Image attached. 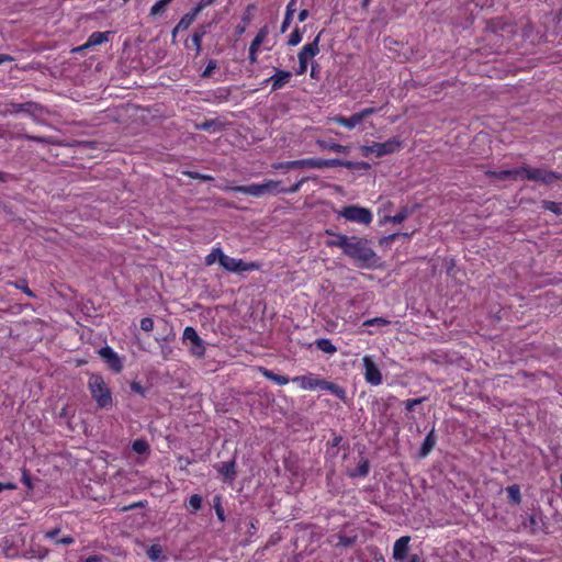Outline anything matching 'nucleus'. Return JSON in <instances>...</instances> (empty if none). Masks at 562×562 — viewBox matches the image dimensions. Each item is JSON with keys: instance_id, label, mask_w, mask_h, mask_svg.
Returning a JSON list of instances; mask_svg holds the SVG:
<instances>
[{"instance_id": "1", "label": "nucleus", "mask_w": 562, "mask_h": 562, "mask_svg": "<svg viewBox=\"0 0 562 562\" xmlns=\"http://www.w3.org/2000/svg\"><path fill=\"white\" fill-rule=\"evenodd\" d=\"M345 255L353 259L360 268H371L378 261L376 254L371 248L370 243L357 236H350Z\"/></svg>"}, {"instance_id": "2", "label": "nucleus", "mask_w": 562, "mask_h": 562, "mask_svg": "<svg viewBox=\"0 0 562 562\" xmlns=\"http://www.w3.org/2000/svg\"><path fill=\"white\" fill-rule=\"evenodd\" d=\"M498 178L528 179L551 184L557 180H562V175L541 168H520L515 170H504L498 173Z\"/></svg>"}, {"instance_id": "3", "label": "nucleus", "mask_w": 562, "mask_h": 562, "mask_svg": "<svg viewBox=\"0 0 562 562\" xmlns=\"http://www.w3.org/2000/svg\"><path fill=\"white\" fill-rule=\"evenodd\" d=\"M88 387L100 408H105L112 404V393L100 374L90 375Z\"/></svg>"}, {"instance_id": "4", "label": "nucleus", "mask_w": 562, "mask_h": 562, "mask_svg": "<svg viewBox=\"0 0 562 562\" xmlns=\"http://www.w3.org/2000/svg\"><path fill=\"white\" fill-rule=\"evenodd\" d=\"M280 181L276 180H267L263 183H256L250 186H239V187H226V186H217L221 190H232L235 192L252 195L256 198H261L268 193H273L279 190Z\"/></svg>"}, {"instance_id": "5", "label": "nucleus", "mask_w": 562, "mask_h": 562, "mask_svg": "<svg viewBox=\"0 0 562 562\" xmlns=\"http://www.w3.org/2000/svg\"><path fill=\"white\" fill-rule=\"evenodd\" d=\"M319 40L321 34L316 35L312 42L305 44L299 52V68L296 69L295 72L297 76L304 75L307 71L310 59L314 58L316 55L319 54Z\"/></svg>"}, {"instance_id": "6", "label": "nucleus", "mask_w": 562, "mask_h": 562, "mask_svg": "<svg viewBox=\"0 0 562 562\" xmlns=\"http://www.w3.org/2000/svg\"><path fill=\"white\" fill-rule=\"evenodd\" d=\"M339 215L349 222H355L363 225H369L373 218V215L369 209L358 205H349L342 207L339 211Z\"/></svg>"}, {"instance_id": "7", "label": "nucleus", "mask_w": 562, "mask_h": 562, "mask_svg": "<svg viewBox=\"0 0 562 562\" xmlns=\"http://www.w3.org/2000/svg\"><path fill=\"white\" fill-rule=\"evenodd\" d=\"M183 344L188 347L190 353L202 358L205 353L204 341L200 338L193 327H186L183 330Z\"/></svg>"}, {"instance_id": "8", "label": "nucleus", "mask_w": 562, "mask_h": 562, "mask_svg": "<svg viewBox=\"0 0 562 562\" xmlns=\"http://www.w3.org/2000/svg\"><path fill=\"white\" fill-rule=\"evenodd\" d=\"M342 162L338 159H321V158H308L301 160L286 161V168H326L341 165Z\"/></svg>"}, {"instance_id": "9", "label": "nucleus", "mask_w": 562, "mask_h": 562, "mask_svg": "<svg viewBox=\"0 0 562 562\" xmlns=\"http://www.w3.org/2000/svg\"><path fill=\"white\" fill-rule=\"evenodd\" d=\"M221 266L229 272H245L257 270L259 266L255 262H245L241 259L221 254Z\"/></svg>"}, {"instance_id": "10", "label": "nucleus", "mask_w": 562, "mask_h": 562, "mask_svg": "<svg viewBox=\"0 0 562 562\" xmlns=\"http://www.w3.org/2000/svg\"><path fill=\"white\" fill-rule=\"evenodd\" d=\"M378 109L376 108H366L355 114H352L351 116L349 117H346V116H338L336 117V122L348 128V130H352L355 128L357 125H359L364 119L378 113Z\"/></svg>"}, {"instance_id": "11", "label": "nucleus", "mask_w": 562, "mask_h": 562, "mask_svg": "<svg viewBox=\"0 0 562 562\" xmlns=\"http://www.w3.org/2000/svg\"><path fill=\"white\" fill-rule=\"evenodd\" d=\"M362 363L364 368L366 382L373 386L380 385L382 383V373L378 366L374 363L372 356H364L362 358Z\"/></svg>"}, {"instance_id": "12", "label": "nucleus", "mask_w": 562, "mask_h": 562, "mask_svg": "<svg viewBox=\"0 0 562 562\" xmlns=\"http://www.w3.org/2000/svg\"><path fill=\"white\" fill-rule=\"evenodd\" d=\"M400 143H372L370 146H362L361 153L368 158H378L394 151Z\"/></svg>"}, {"instance_id": "13", "label": "nucleus", "mask_w": 562, "mask_h": 562, "mask_svg": "<svg viewBox=\"0 0 562 562\" xmlns=\"http://www.w3.org/2000/svg\"><path fill=\"white\" fill-rule=\"evenodd\" d=\"M99 356L104 360L108 367L119 373L123 369L122 358L109 346L99 350Z\"/></svg>"}, {"instance_id": "14", "label": "nucleus", "mask_w": 562, "mask_h": 562, "mask_svg": "<svg viewBox=\"0 0 562 562\" xmlns=\"http://www.w3.org/2000/svg\"><path fill=\"white\" fill-rule=\"evenodd\" d=\"M276 72L265 80V83L270 82L271 83V91H278L285 87L291 78L292 72L283 69L274 68Z\"/></svg>"}, {"instance_id": "15", "label": "nucleus", "mask_w": 562, "mask_h": 562, "mask_svg": "<svg viewBox=\"0 0 562 562\" xmlns=\"http://www.w3.org/2000/svg\"><path fill=\"white\" fill-rule=\"evenodd\" d=\"M302 390H316L319 389L321 379L317 374L307 373L305 375L294 376L291 379Z\"/></svg>"}, {"instance_id": "16", "label": "nucleus", "mask_w": 562, "mask_h": 562, "mask_svg": "<svg viewBox=\"0 0 562 562\" xmlns=\"http://www.w3.org/2000/svg\"><path fill=\"white\" fill-rule=\"evenodd\" d=\"M111 34H112V32H110V31L93 32L89 35L87 42L83 45L76 48V50L82 52L87 48L94 47V46L101 45L103 43H106L110 40Z\"/></svg>"}, {"instance_id": "17", "label": "nucleus", "mask_w": 562, "mask_h": 562, "mask_svg": "<svg viewBox=\"0 0 562 562\" xmlns=\"http://www.w3.org/2000/svg\"><path fill=\"white\" fill-rule=\"evenodd\" d=\"M409 540L408 536H403L395 541L393 547V558L395 560L403 562L406 559Z\"/></svg>"}, {"instance_id": "18", "label": "nucleus", "mask_w": 562, "mask_h": 562, "mask_svg": "<svg viewBox=\"0 0 562 562\" xmlns=\"http://www.w3.org/2000/svg\"><path fill=\"white\" fill-rule=\"evenodd\" d=\"M217 471L223 475L224 481L232 482L236 476L235 462H222L216 465Z\"/></svg>"}, {"instance_id": "19", "label": "nucleus", "mask_w": 562, "mask_h": 562, "mask_svg": "<svg viewBox=\"0 0 562 562\" xmlns=\"http://www.w3.org/2000/svg\"><path fill=\"white\" fill-rule=\"evenodd\" d=\"M225 127V122L221 119H213V120H206L203 123H201L200 128L210 132V133H216L223 131Z\"/></svg>"}, {"instance_id": "20", "label": "nucleus", "mask_w": 562, "mask_h": 562, "mask_svg": "<svg viewBox=\"0 0 562 562\" xmlns=\"http://www.w3.org/2000/svg\"><path fill=\"white\" fill-rule=\"evenodd\" d=\"M147 557L154 562H164L166 557L164 555V549L160 544L154 543L146 550Z\"/></svg>"}, {"instance_id": "21", "label": "nucleus", "mask_w": 562, "mask_h": 562, "mask_svg": "<svg viewBox=\"0 0 562 562\" xmlns=\"http://www.w3.org/2000/svg\"><path fill=\"white\" fill-rule=\"evenodd\" d=\"M295 3H296V0H290V2L286 5L284 19H283V22L281 25L282 33H284L291 24L292 16L295 12Z\"/></svg>"}, {"instance_id": "22", "label": "nucleus", "mask_w": 562, "mask_h": 562, "mask_svg": "<svg viewBox=\"0 0 562 562\" xmlns=\"http://www.w3.org/2000/svg\"><path fill=\"white\" fill-rule=\"evenodd\" d=\"M349 240V236L338 234L334 235V237L327 241V246L341 248L342 251L345 252L348 247Z\"/></svg>"}, {"instance_id": "23", "label": "nucleus", "mask_w": 562, "mask_h": 562, "mask_svg": "<svg viewBox=\"0 0 562 562\" xmlns=\"http://www.w3.org/2000/svg\"><path fill=\"white\" fill-rule=\"evenodd\" d=\"M260 372L262 373V375L265 378H267L268 380L273 381L278 385H285V384H288L290 382V379L286 378L285 375L276 374V373H273L272 371H270L268 369L261 368Z\"/></svg>"}, {"instance_id": "24", "label": "nucleus", "mask_w": 562, "mask_h": 562, "mask_svg": "<svg viewBox=\"0 0 562 562\" xmlns=\"http://www.w3.org/2000/svg\"><path fill=\"white\" fill-rule=\"evenodd\" d=\"M196 19V15L190 11L188 13H186L181 19L180 21L177 23L176 25V31H186L188 30L192 23L195 21Z\"/></svg>"}, {"instance_id": "25", "label": "nucleus", "mask_w": 562, "mask_h": 562, "mask_svg": "<svg viewBox=\"0 0 562 562\" xmlns=\"http://www.w3.org/2000/svg\"><path fill=\"white\" fill-rule=\"evenodd\" d=\"M319 389L327 390V391L331 392L333 394H335L336 396H338L339 398H344L345 397V390L341 389L340 386H338L335 383L326 382L324 380H321Z\"/></svg>"}, {"instance_id": "26", "label": "nucleus", "mask_w": 562, "mask_h": 562, "mask_svg": "<svg viewBox=\"0 0 562 562\" xmlns=\"http://www.w3.org/2000/svg\"><path fill=\"white\" fill-rule=\"evenodd\" d=\"M436 445V438L434 435V430H431L425 438L422 449H420V456L426 457L435 447Z\"/></svg>"}, {"instance_id": "27", "label": "nucleus", "mask_w": 562, "mask_h": 562, "mask_svg": "<svg viewBox=\"0 0 562 562\" xmlns=\"http://www.w3.org/2000/svg\"><path fill=\"white\" fill-rule=\"evenodd\" d=\"M212 95L217 102H225L231 95V89L226 87H218L212 91Z\"/></svg>"}, {"instance_id": "28", "label": "nucleus", "mask_w": 562, "mask_h": 562, "mask_svg": "<svg viewBox=\"0 0 562 562\" xmlns=\"http://www.w3.org/2000/svg\"><path fill=\"white\" fill-rule=\"evenodd\" d=\"M172 0H158L151 8H150V11H149V14L151 16H158V15H161L165 11H166V8L167 5L171 2Z\"/></svg>"}, {"instance_id": "29", "label": "nucleus", "mask_w": 562, "mask_h": 562, "mask_svg": "<svg viewBox=\"0 0 562 562\" xmlns=\"http://www.w3.org/2000/svg\"><path fill=\"white\" fill-rule=\"evenodd\" d=\"M316 346L319 350L328 355H333L337 351V348L333 345V342L329 339H318L316 341Z\"/></svg>"}, {"instance_id": "30", "label": "nucleus", "mask_w": 562, "mask_h": 562, "mask_svg": "<svg viewBox=\"0 0 562 562\" xmlns=\"http://www.w3.org/2000/svg\"><path fill=\"white\" fill-rule=\"evenodd\" d=\"M507 494H508V498L515 503V504H519L520 501H521V494H520V488L518 485L514 484V485H510L507 487Z\"/></svg>"}, {"instance_id": "31", "label": "nucleus", "mask_w": 562, "mask_h": 562, "mask_svg": "<svg viewBox=\"0 0 562 562\" xmlns=\"http://www.w3.org/2000/svg\"><path fill=\"white\" fill-rule=\"evenodd\" d=\"M11 138L13 140H33V142H36V140H47L44 137L33 136V135L27 134L26 132L22 133L20 131L16 134L11 135Z\"/></svg>"}, {"instance_id": "32", "label": "nucleus", "mask_w": 562, "mask_h": 562, "mask_svg": "<svg viewBox=\"0 0 562 562\" xmlns=\"http://www.w3.org/2000/svg\"><path fill=\"white\" fill-rule=\"evenodd\" d=\"M303 38V33L301 32V30L296 26L290 34L289 36V40H288V45L289 46H296L297 44L301 43Z\"/></svg>"}, {"instance_id": "33", "label": "nucleus", "mask_w": 562, "mask_h": 562, "mask_svg": "<svg viewBox=\"0 0 562 562\" xmlns=\"http://www.w3.org/2000/svg\"><path fill=\"white\" fill-rule=\"evenodd\" d=\"M221 254H224L221 248H214L206 257H205V263L207 266L213 265L214 262L218 261L221 265Z\"/></svg>"}, {"instance_id": "34", "label": "nucleus", "mask_w": 562, "mask_h": 562, "mask_svg": "<svg viewBox=\"0 0 562 562\" xmlns=\"http://www.w3.org/2000/svg\"><path fill=\"white\" fill-rule=\"evenodd\" d=\"M218 67V63L216 59H209L206 67L201 74L202 78H210L213 75V71Z\"/></svg>"}, {"instance_id": "35", "label": "nucleus", "mask_w": 562, "mask_h": 562, "mask_svg": "<svg viewBox=\"0 0 562 562\" xmlns=\"http://www.w3.org/2000/svg\"><path fill=\"white\" fill-rule=\"evenodd\" d=\"M133 450L138 454H144L148 452V443L145 440L137 439L133 442Z\"/></svg>"}, {"instance_id": "36", "label": "nucleus", "mask_w": 562, "mask_h": 562, "mask_svg": "<svg viewBox=\"0 0 562 562\" xmlns=\"http://www.w3.org/2000/svg\"><path fill=\"white\" fill-rule=\"evenodd\" d=\"M19 109L22 110L21 112L23 113L34 115L35 111L38 109V105L35 102L29 101L21 103V105H19Z\"/></svg>"}, {"instance_id": "37", "label": "nucleus", "mask_w": 562, "mask_h": 562, "mask_svg": "<svg viewBox=\"0 0 562 562\" xmlns=\"http://www.w3.org/2000/svg\"><path fill=\"white\" fill-rule=\"evenodd\" d=\"M542 206L546 210H549V211H551L554 214H558V215L562 214V206H561L560 203L552 202V201H543L542 202Z\"/></svg>"}, {"instance_id": "38", "label": "nucleus", "mask_w": 562, "mask_h": 562, "mask_svg": "<svg viewBox=\"0 0 562 562\" xmlns=\"http://www.w3.org/2000/svg\"><path fill=\"white\" fill-rule=\"evenodd\" d=\"M213 502H214V509H215L217 518L221 521H224L225 520V514H224V509L222 507L221 496H215Z\"/></svg>"}, {"instance_id": "39", "label": "nucleus", "mask_w": 562, "mask_h": 562, "mask_svg": "<svg viewBox=\"0 0 562 562\" xmlns=\"http://www.w3.org/2000/svg\"><path fill=\"white\" fill-rule=\"evenodd\" d=\"M390 324V321L383 317H374L363 322V326H386Z\"/></svg>"}, {"instance_id": "40", "label": "nucleus", "mask_w": 562, "mask_h": 562, "mask_svg": "<svg viewBox=\"0 0 562 562\" xmlns=\"http://www.w3.org/2000/svg\"><path fill=\"white\" fill-rule=\"evenodd\" d=\"M201 506H202V497L198 494L191 495L189 498V507L193 512H196L201 508Z\"/></svg>"}, {"instance_id": "41", "label": "nucleus", "mask_w": 562, "mask_h": 562, "mask_svg": "<svg viewBox=\"0 0 562 562\" xmlns=\"http://www.w3.org/2000/svg\"><path fill=\"white\" fill-rule=\"evenodd\" d=\"M257 9L256 4L255 3H249L247 7H246V10L244 12V14L241 15V21L245 23V24H248L251 20H252V12Z\"/></svg>"}, {"instance_id": "42", "label": "nucleus", "mask_w": 562, "mask_h": 562, "mask_svg": "<svg viewBox=\"0 0 562 562\" xmlns=\"http://www.w3.org/2000/svg\"><path fill=\"white\" fill-rule=\"evenodd\" d=\"M268 34H269V27H268V25H263L259 29V31L257 32V34L252 41H257V43L262 45V43L267 38Z\"/></svg>"}, {"instance_id": "43", "label": "nucleus", "mask_w": 562, "mask_h": 562, "mask_svg": "<svg viewBox=\"0 0 562 562\" xmlns=\"http://www.w3.org/2000/svg\"><path fill=\"white\" fill-rule=\"evenodd\" d=\"M182 173H183L184 176L190 177V178L200 179V180H203V181H212V180H213V177H212V176H210V175H203V173H200V172H194V171L184 170V171H182Z\"/></svg>"}, {"instance_id": "44", "label": "nucleus", "mask_w": 562, "mask_h": 562, "mask_svg": "<svg viewBox=\"0 0 562 562\" xmlns=\"http://www.w3.org/2000/svg\"><path fill=\"white\" fill-rule=\"evenodd\" d=\"M214 0H200L191 11L198 16V14L206 7L213 4Z\"/></svg>"}, {"instance_id": "45", "label": "nucleus", "mask_w": 562, "mask_h": 562, "mask_svg": "<svg viewBox=\"0 0 562 562\" xmlns=\"http://www.w3.org/2000/svg\"><path fill=\"white\" fill-rule=\"evenodd\" d=\"M190 41L191 46L195 49V55H200L202 49V40L200 38V35H192Z\"/></svg>"}, {"instance_id": "46", "label": "nucleus", "mask_w": 562, "mask_h": 562, "mask_svg": "<svg viewBox=\"0 0 562 562\" xmlns=\"http://www.w3.org/2000/svg\"><path fill=\"white\" fill-rule=\"evenodd\" d=\"M303 182H304V179L300 180L297 183L293 184L289 189H284V188H281L279 186V190L277 192L295 193V192H297L300 190V188L303 184Z\"/></svg>"}, {"instance_id": "47", "label": "nucleus", "mask_w": 562, "mask_h": 562, "mask_svg": "<svg viewBox=\"0 0 562 562\" xmlns=\"http://www.w3.org/2000/svg\"><path fill=\"white\" fill-rule=\"evenodd\" d=\"M140 328L144 330V331H151L153 328H154V322L151 318L149 317H145L140 321Z\"/></svg>"}, {"instance_id": "48", "label": "nucleus", "mask_w": 562, "mask_h": 562, "mask_svg": "<svg viewBox=\"0 0 562 562\" xmlns=\"http://www.w3.org/2000/svg\"><path fill=\"white\" fill-rule=\"evenodd\" d=\"M420 402H422V400H419V398L407 400L405 403V407L407 411H413L414 407L416 405H418Z\"/></svg>"}, {"instance_id": "49", "label": "nucleus", "mask_w": 562, "mask_h": 562, "mask_svg": "<svg viewBox=\"0 0 562 562\" xmlns=\"http://www.w3.org/2000/svg\"><path fill=\"white\" fill-rule=\"evenodd\" d=\"M75 542L74 538L72 537H63L60 539H56V543H60V544H72Z\"/></svg>"}, {"instance_id": "50", "label": "nucleus", "mask_w": 562, "mask_h": 562, "mask_svg": "<svg viewBox=\"0 0 562 562\" xmlns=\"http://www.w3.org/2000/svg\"><path fill=\"white\" fill-rule=\"evenodd\" d=\"M405 218H406V214L401 212V213H397L396 215H394L391 221L393 223H402Z\"/></svg>"}, {"instance_id": "51", "label": "nucleus", "mask_w": 562, "mask_h": 562, "mask_svg": "<svg viewBox=\"0 0 562 562\" xmlns=\"http://www.w3.org/2000/svg\"><path fill=\"white\" fill-rule=\"evenodd\" d=\"M59 531H60V530H59L58 528H55V529H53V530H49V531L45 532V537H46L47 539H56V538H57V536H58V533H59Z\"/></svg>"}, {"instance_id": "52", "label": "nucleus", "mask_w": 562, "mask_h": 562, "mask_svg": "<svg viewBox=\"0 0 562 562\" xmlns=\"http://www.w3.org/2000/svg\"><path fill=\"white\" fill-rule=\"evenodd\" d=\"M258 54L259 53L248 50V60L251 65H254L258 61Z\"/></svg>"}, {"instance_id": "53", "label": "nucleus", "mask_w": 562, "mask_h": 562, "mask_svg": "<svg viewBox=\"0 0 562 562\" xmlns=\"http://www.w3.org/2000/svg\"><path fill=\"white\" fill-rule=\"evenodd\" d=\"M192 35H200V38L203 40V37L206 35L205 26L196 27Z\"/></svg>"}, {"instance_id": "54", "label": "nucleus", "mask_w": 562, "mask_h": 562, "mask_svg": "<svg viewBox=\"0 0 562 562\" xmlns=\"http://www.w3.org/2000/svg\"><path fill=\"white\" fill-rule=\"evenodd\" d=\"M317 74H318V64L312 63V66H311V77L313 79H317L318 78Z\"/></svg>"}, {"instance_id": "55", "label": "nucleus", "mask_w": 562, "mask_h": 562, "mask_svg": "<svg viewBox=\"0 0 562 562\" xmlns=\"http://www.w3.org/2000/svg\"><path fill=\"white\" fill-rule=\"evenodd\" d=\"M102 560H103L102 555L93 554V555L88 557L87 559H85L83 562H101Z\"/></svg>"}, {"instance_id": "56", "label": "nucleus", "mask_w": 562, "mask_h": 562, "mask_svg": "<svg viewBox=\"0 0 562 562\" xmlns=\"http://www.w3.org/2000/svg\"><path fill=\"white\" fill-rule=\"evenodd\" d=\"M308 14H310L308 10H306V9L301 10L297 15L299 21L304 22L308 18Z\"/></svg>"}, {"instance_id": "57", "label": "nucleus", "mask_w": 562, "mask_h": 562, "mask_svg": "<svg viewBox=\"0 0 562 562\" xmlns=\"http://www.w3.org/2000/svg\"><path fill=\"white\" fill-rule=\"evenodd\" d=\"M16 486L13 483H1L0 482V493L4 490H15Z\"/></svg>"}, {"instance_id": "58", "label": "nucleus", "mask_w": 562, "mask_h": 562, "mask_svg": "<svg viewBox=\"0 0 562 562\" xmlns=\"http://www.w3.org/2000/svg\"><path fill=\"white\" fill-rule=\"evenodd\" d=\"M260 44L257 43V41H251L248 50L259 53L260 52Z\"/></svg>"}, {"instance_id": "59", "label": "nucleus", "mask_w": 562, "mask_h": 562, "mask_svg": "<svg viewBox=\"0 0 562 562\" xmlns=\"http://www.w3.org/2000/svg\"><path fill=\"white\" fill-rule=\"evenodd\" d=\"M131 389H132V391H134L135 393H139V394H143V393H144V390H143V387H142V385H140L139 383H136V382L132 383V384H131Z\"/></svg>"}, {"instance_id": "60", "label": "nucleus", "mask_w": 562, "mask_h": 562, "mask_svg": "<svg viewBox=\"0 0 562 562\" xmlns=\"http://www.w3.org/2000/svg\"><path fill=\"white\" fill-rule=\"evenodd\" d=\"M13 60H14V57H12L11 55L0 54V65L3 63H7V61H13Z\"/></svg>"}, {"instance_id": "61", "label": "nucleus", "mask_w": 562, "mask_h": 562, "mask_svg": "<svg viewBox=\"0 0 562 562\" xmlns=\"http://www.w3.org/2000/svg\"><path fill=\"white\" fill-rule=\"evenodd\" d=\"M19 105H21V103H13V102L10 103L9 104V106H10L9 111L11 113H20L22 110L19 109Z\"/></svg>"}, {"instance_id": "62", "label": "nucleus", "mask_w": 562, "mask_h": 562, "mask_svg": "<svg viewBox=\"0 0 562 562\" xmlns=\"http://www.w3.org/2000/svg\"><path fill=\"white\" fill-rule=\"evenodd\" d=\"M16 288L21 289L29 296H33V292L26 285L16 284Z\"/></svg>"}, {"instance_id": "63", "label": "nucleus", "mask_w": 562, "mask_h": 562, "mask_svg": "<svg viewBox=\"0 0 562 562\" xmlns=\"http://www.w3.org/2000/svg\"><path fill=\"white\" fill-rule=\"evenodd\" d=\"M367 473H368V464H367V462H364L359 467V474L366 475Z\"/></svg>"}, {"instance_id": "64", "label": "nucleus", "mask_w": 562, "mask_h": 562, "mask_svg": "<svg viewBox=\"0 0 562 562\" xmlns=\"http://www.w3.org/2000/svg\"><path fill=\"white\" fill-rule=\"evenodd\" d=\"M331 148L335 150V151H342L345 150V146L340 145L339 143H334Z\"/></svg>"}]
</instances>
